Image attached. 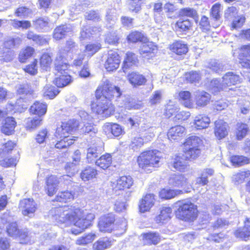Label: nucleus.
<instances>
[{
    "mask_svg": "<svg viewBox=\"0 0 250 250\" xmlns=\"http://www.w3.org/2000/svg\"><path fill=\"white\" fill-rule=\"evenodd\" d=\"M50 215L60 225L64 224L69 226L73 224L79 228L72 233L77 234L91 225V222L95 218L93 213H88L85 216L84 212L79 208L73 206H65L52 208L49 212Z\"/></svg>",
    "mask_w": 250,
    "mask_h": 250,
    "instance_id": "f257e3e1",
    "label": "nucleus"
},
{
    "mask_svg": "<svg viewBox=\"0 0 250 250\" xmlns=\"http://www.w3.org/2000/svg\"><path fill=\"white\" fill-rule=\"evenodd\" d=\"M162 153L156 150H149L141 153L137 159L140 168L142 170L150 172L155 167H159Z\"/></svg>",
    "mask_w": 250,
    "mask_h": 250,
    "instance_id": "f03ea898",
    "label": "nucleus"
},
{
    "mask_svg": "<svg viewBox=\"0 0 250 250\" xmlns=\"http://www.w3.org/2000/svg\"><path fill=\"white\" fill-rule=\"evenodd\" d=\"M78 49L76 43L71 40L67 41L64 48H61L58 53L55 61L56 69L59 71L65 70L68 68V65L65 61L70 53H74Z\"/></svg>",
    "mask_w": 250,
    "mask_h": 250,
    "instance_id": "7ed1b4c3",
    "label": "nucleus"
},
{
    "mask_svg": "<svg viewBox=\"0 0 250 250\" xmlns=\"http://www.w3.org/2000/svg\"><path fill=\"white\" fill-rule=\"evenodd\" d=\"M196 206L191 202L182 203L176 211V217L185 221H193L197 217Z\"/></svg>",
    "mask_w": 250,
    "mask_h": 250,
    "instance_id": "20e7f679",
    "label": "nucleus"
},
{
    "mask_svg": "<svg viewBox=\"0 0 250 250\" xmlns=\"http://www.w3.org/2000/svg\"><path fill=\"white\" fill-rule=\"evenodd\" d=\"M100 93L102 95L100 97L109 102L114 98H118L121 95L119 87L112 85L107 80L104 81L103 84L99 87L96 90V97H97Z\"/></svg>",
    "mask_w": 250,
    "mask_h": 250,
    "instance_id": "39448f33",
    "label": "nucleus"
},
{
    "mask_svg": "<svg viewBox=\"0 0 250 250\" xmlns=\"http://www.w3.org/2000/svg\"><path fill=\"white\" fill-rule=\"evenodd\" d=\"M91 109L94 112L104 117L109 116L114 111L110 102L101 97L97 98L95 103L92 104Z\"/></svg>",
    "mask_w": 250,
    "mask_h": 250,
    "instance_id": "423d86ee",
    "label": "nucleus"
},
{
    "mask_svg": "<svg viewBox=\"0 0 250 250\" xmlns=\"http://www.w3.org/2000/svg\"><path fill=\"white\" fill-rule=\"evenodd\" d=\"M78 127V123L74 120H70L67 122H62V125L57 128L55 136L56 138H68L73 137L69 134L73 132L74 130Z\"/></svg>",
    "mask_w": 250,
    "mask_h": 250,
    "instance_id": "0eeeda50",
    "label": "nucleus"
},
{
    "mask_svg": "<svg viewBox=\"0 0 250 250\" xmlns=\"http://www.w3.org/2000/svg\"><path fill=\"white\" fill-rule=\"evenodd\" d=\"M19 208L21 210L22 214L24 216L31 217L36 211L37 206L33 199H24L20 201Z\"/></svg>",
    "mask_w": 250,
    "mask_h": 250,
    "instance_id": "6e6552de",
    "label": "nucleus"
},
{
    "mask_svg": "<svg viewBox=\"0 0 250 250\" xmlns=\"http://www.w3.org/2000/svg\"><path fill=\"white\" fill-rule=\"evenodd\" d=\"M132 184L133 179L130 176H124L120 177L114 182H111V186L113 190L117 192L118 191L129 188Z\"/></svg>",
    "mask_w": 250,
    "mask_h": 250,
    "instance_id": "1a4fd4ad",
    "label": "nucleus"
},
{
    "mask_svg": "<svg viewBox=\"0 0 250 250\" xmlns=\"http://www.w3.org/2000/svg\"><path fill=\"white\" fill-rule=\"evenodd\" d=\"M121 60L119 55L115 52L108 51L107 57L104 63V67L108 71L116 70L120 65Z\"/></svg>",
    "mask_w": 250,
    "mask_h": 250,
    "instance_id": "9d476101",
    "label": "nucleus"
},
{
    "mask_svg": "<svg viewBox=\"0 0 250 250\" xmlns=\"http://www.w3.org/2000/svg\"><path fill=\"white\" fill-rule=\"evenodd\" d=\"M29 85L27 83L20 85L18 88L19 94H22V96L18 98L17 94V112L21 113L24 112L27 108L25 100V95L29 92Z\"/></svg>",
    "mask_w": 250,
    "mask_h": 250,
    "instance_id": "9b49d317",
    "label": "nucleus"
},
{
    "mask_svg": "<svg viewBox=\"0 0 250 250\" xmlns=\"http://www.w3.org/2000/svg\"><path fill=\"white\" fill-rule=\"evenodd\" d=\"M59 183V178L55 175H51L46 178L45 190L49 196H53L57 192Z\"/></svg>",
    "mask_w": 250,
    "mask_h": 250,
    "instance_id": "f8f14e48",
    "label": "nucleus"
},
{
    "mask_svg": "<svg viewBox=\"0 0 250 250\" xmlns=\"http://www.w3.org/2000/svg\"><path fill=\"white\" fill-rule=\"evenodd\" d=\"M144 42L140 47V53L143 57L150 59L157 52V47L152 42Z\"/></svg>",
    "mask_w": 250,
    "mask_h": 250,
    "instance_id": "ddd939ff",
    "label": "nucleus"
},
{
    "mask_svg": "<svg viewBox=\"0 0 250 250\" xmlns=\"http://www.w3.org/2000/svg\"><path fill=\"white\" fill-rule=\"evenodd\" d=\"M55 65L56 66L55 64ZM67 69L68 68L65 70H62L59 71L57 70L55 67V70L57 71V73L56 74L57 77H56L54 80V83L57 87H62L65 86L71 82L72 80L71 76L68 75L66 72Z\"/></svg>",
    "mask_w": 250,
    "mask_h": 250,
    "instance_id": "4468645a",
    "label": "nucleus"
},
{
    "mask_svg": "<svg viewBox=\"0 0 250 250\" xmlns=\"http://www.w3.org/2000/svg\"><path fill=\"white\" fill-rule=\"evenodd\" d=\"M155 199L154 194H147L144 196L139 202V209L141 212H145L150 210L154 205Z\"/></svg>",
    "mask_w": 250,
    "mask_h": 250,
    "instance_id": "2eb2a0df",
    "label": "nucleus"
},
{
    "mask_svg": "<svg viewBox=\"0 0 250 250\" xmlns=\"http://www.w3.org/2000/svg\"><path fill=\"white\" fill-rule=\"evenodd\" d=\"M186 159L184 154H179L176 156L172 162L173 167L181 172H186L190 171V168L186 162Z\"/></svg>",
    "mask_w": 250,
    "mask_h": 250,
    "instance_id": "dca6fc26",
    "label": "nucleus"
},
{
    "mask_svg": "<svg viewBox=\"0 0 250 250\" xmlns=\"http://www.w3.org/2000/svg\"><path fill=\"white\" fill-rule=\"evenodd\" d=\"M214 133L218 139L225 138L228 134V125L221 120L215 122Z\"/></svg>",
    "mask_w": 250,
    "mask_h": 250,
    "instance_id": "f3484780",
    "label": "nucleus"
},
{
    "mask_svg": "<svg viewBox=\"0 0 250 250\" xmlns=\"http://www.w3.org/2000/svg\"><path fill=\"white\" fill-rule=\"evenodd\" d=\"M100 146H93L87 149L86 158L88 163L95 162L96 158L103 150V143L99 141Z\"/></svg>",
    "mask_w": 250,
    "mask_h": 250,
    "instance_id": "a211bd4d",
    "label": "nucleus"
},
{
    "mask_svg": "<svg viewBox=\"0 0 250 250\" xmlns=\"http://www.w3.org/2000/svg\"><path fill=\"white\" fill-rule=\"evenodd\" d=\"M185 134V128L181 125L172 127L167 133V137L169 140H178L182 138Z\"/></svg>",
    "mask_w": 250,
    "mask_h": 250,
    "instance_id": "6ab92c4d",
    "label": "nucleus"
},
{
    "mask_svg": "<svg viewBox=\"0 0 250 250\" xmlns=\"http://www.w3.org/2000/svg\"><path fill=\"white\" fill-rule=\"evenodd\" d=\"M210 95L208 93L202 91L196 92L195 94V101L197 107H203L208 104L210 100Z\"/></svg>",
    "mask_w": 250,
    "mask_h": 250,
    "instance_id": "aec40b11",
    "label": "nucleus"
},
{
    "mask_svg": "<svg viewBox=\"0 0 250 250\" xmlns=\"http://www.w3.org/2000/svg\"><path fill=\"white\" fill-rule=\"evenodd\" d=\"M223 85L225 88L227 86L234 85L240 82L239 76L232 72L227 73L222 78Z\"/></svg>",
    "mask_w": 250,
    "mask_h": 250,
    "instance_id": "412c9836",
    "label": "nucleus"
},
{
    "mask_svg": "<svg viewBox=\"0 0 250 250\" xmlns=\"http://www.w3.org/2000/svg\"><path fill=\"white\" fill-rule=\"evenodd\" d=\"M72 31V29L70 25L59 26L54 30L53 37L56 40H60L65 38L66 34Z\"/></svg>",
    "mask_w": 250,
    "mask_h": 250,
    "instance_id": "4be33fe9",
    "label": "nucleus"
},
{
    "mask_svg": "<svg viewBox=\"0 0 250 250\" xmlns=\"http://www.w3.org/2000/svg\"><path fill=\"white\" fill-rule=\"evenodd\" d=\"M143 243L144 245H156L161 240L158 233L150 232L142 235Z\"/></svg>",
    "mask_w": 250,
    "mask_h": 250,
    "instance_id": "5701e85b",
    "label": "nucleus"
},
{
    "mask_svg": "<svg viewBox=\"0 0 250 250\" xmlns=\"http://www.w3.org/2000/svg\"><path fill=\"white\" fill-rule=\"evenodd\" d=\"M210 122V119L205 115H198L195 117L194 120V125L198 129L208 127Z\"/></svg>",
    "mask_w": 250,
    "mask_h": 250,
    "instance_id": "b1692460",
    "label": "nucleus"
},
{
    "mask_svg": "<svg viewBox=\"0 0 250 250\" xmlns=\"http://www.w3.org/2000/svg\"><path fill=\"white\" fill-rule=\"evenodd\" d=\"M127 79L130 83L134 86H139L146 83V79L144 76L137 73L132 72L129 74Z\"/></svg>",
    "mask_w": 250,
    "mask_h": 250,
    "instance_id": "393cba45",
    "label": "nucleus"
},
{
    "mask_svg": "<svg viewBox=\"0 0 250 250\" xmlns=\"http://www.w3.org/2000/svg\"><path fill=\"white\" fill-rule=\"evenodd\" d=\"M202 140L196 136H192L186 140L184 144L183 149L199 148L200 146L202 144Z\"/></svg>",
    "mask_w": 250,
    "mask_h": 250,
    "instance_id": "a878e982",
    "label": "nucleus"
},
{
    "mask_svg": "<svg viewBox=\"0 0 250 250\" xmlns=\"http://www.w3.org/2000/svg\"><path fill=\"white\" fill-rule=\"evenodd\" d=\"M30 112L34 114L38 115L41 117L44 115L47 111V105L45 104L36 102L31 106Z\"/></svg>",
    "mask_w": 250,
    "mask_h": 250,
    "instance_id": "bb28decb",
    "label": "nucleus"
},
{
    "mask_svg": "<svg viewBox=\"0 0 250 250\" xmlns=\"http://www.w3.org/2000/svg\"><path fill=\"white\" fill-rule=\"evenodd\" d=\"M15 121L14 118L7 117L1 127L2 132L6 135H11L14 132Z\"/></svg>",
    "mask_w": 250,
    "mask_h": 250,
    "instance_id": "cd10ccee",
    "label": "nucleus"
},
{
    "mask_svg": "<svg viewBox=\"0 0 250 250\" xmlns=\"http://www.w3.org/2000/svg\"><path fill=\"white\" fill-rule=\"evenodd\" d=\"M111 163L112 157L109 153H106L101 156L95 161L96 165L103 169L107 168L110 166Z\"/></svg>",
    "mask_w": 250,
    "mask_h": 250,
    "instance_id": "c85d7f7f",
    "label": "nucleus"
},
{
    "mask_svg": "<svg viewBox=\"0 0 250 250\" xmlns=\"http://www.w3.org/2000/svg\"><path fill=\"white\" fill-rule=\"evenodd\" d=\"M170 185L175 187H183L188 183V180L182 174H174L169 180Z\"/></svg>",
    "mask_w": 250,
    "mask_h": 250,
    "instance_id": "c756f323",
    "label": "nucleus"
},
{
    "mask_svg": "<svg viewBox=\"0 0 250 250\" xmlns=\"http://www.w3.org/2000/svg\"><path fill=\"white\" fill-rule=\"evenodd\" d=\"M172 209L169 207H163L160 214L156 217V221L158 223H163L165 221H168L171 218Z\"/></svg>",
    "mask_w": 250,
    "mask_h": 250,
    "instance_id": "7c9ffc66",
    "label": "nucleus"
},
{
    "mask_svg": "<svg viewBox=\"0 0 250 250\" xmlns=\"http://www.w3.org/2000/svg\"><path fill=\"white\" fill-rule=\"evenodd\" d=\"M170 50L177 55L185 54L188 52V47L186 44L182 42H176L171 44Z\"/></svg>",
    "mask_w": 250,
    "mask_h": 250,
    "instance_id": "2f4dec72",
    "label": "nucleus"
},
{
    "mask_svg": "<svg viewBox=\"0 0 250 250\" xmlns=\"http://www.w3.org/2000/svg\"><path fill=\"white\" fill-rule=\"evenodd\" d=\"M179 96L181 103L185 106L188 108H192L194 104L191 98V94L188 91H182L179 92Z\"/></svg>",
    "mask_w": 250,
    "mask_h": 250,
    "instance_id": "473e14b6",
    "label": "nucleus"
},
{
    "mask_svg": "<svg viewBox=\"0 0 250 250\" xmlns=\"http://www.w3.org/2000/svg\"><path fill=\"white\" fill-rule=\"evenodd\" d=\"M42 123V119L41 117H34L27 118L25 125L27 130H33L40 126Z\"/></svg>",
    "mask_w": 250,
    "mask_h": 250,
    "instance_id": "72a5a7b5",
    "label": "nucleus"
},
{
    "mask_svg": "<svg viewBox=\"0 0 250 250\" xmlns=\"http://www.w3.org/2000/svg\"><path fill=\"white\" fill-rule=\"evenodd\" d=\"M18 238L19 243L21 244H28L34 240H32V234L30 233L28 234L27 229L18 230L17 234V238Z\"/></svg>",
    "mask_w": 250,
    "mask_h": 250,
    "instance_id": "f704fd0d",
    "label": "nucleus"
},
{
    "mask_svg": "<svg viewBox=\"0 0 250 250\" xmlns=\"http://www.w3.org/2000/svg\"><path fill=\"white\" fill-rule=\"evenodd\" d=\"M49 20L47 17H41L33 21L35 28L39 30H45L49 27Z\"/></svg>",
    "mask_w": 250,
    "mask_h": 250,
    "instance_id": "c9c22d12",
    "label": "nucleus"
},
{
    "mask_svg": "<svg viewBox=\"0 0 250 250\" xmlns=\"http://www.w3.org/2000/svg\"><path fill=\"white\" fill-rule=\"evenodd\" d=\"M59 93L58 90L54 86L47 84L43 89L44 97L48 99H53Z\"/></svg>",
    "mask_w": 250,
    "mask_h": 250,
    "instance_id": "e433bc0d",
    "label": "nucleus"
},
{
    "mask_svg": "<svg viewBox=\"0 0 250 250\" xmlns=\"http://www.w3.org/2000/svg\"><path fill=\"white\" fill-rule=\"evenodd\" d=\"M181 193L182 191L180 190H175L164 188L160 191L159 196L162 199H169L175 197Z\"/></svg>",
    "mask_w": 250,
    "mask_h": 250,
    "instance_id": "4c0bfd02",
    "label": "nucleus"
},
{
    "mask_svg": "<svg viewBox=\"0 0 250 250\" xmlns=\"http://www.w3.org/2000/svg\"><path fill=\"white\" fill-rule=\"evenodd\" d=\"M97 174V172L95 169L91 167H87L82 172L81 177L83 180L87 181L95 178Z\"/></svg>",
    "mask_w": 250,
    "mask_h": 250,
    "instance_id": "58836bf2",
    "label": "nucleus"
},
{
    "mask_svg": "<svg viewBox=\"0 0 250 250\" xmlns=\"http://www.w3.org/2000/svg\"><path fill=\"white\" fill-rule=\"evenodd\" d=\"M35 52L34 49L28 46L21 50L19 54V60L21 62H24L29 58L31 57Z\"/></svg>",
    "mask_w": 250,
    "mask_h": 250,
    "instance_id": "ea45409f",
    "label": "nucleus"
},
{
    "mask_svg": "<svg viewBox=\"0 0 250 250\" xmlns=\"http://www.w3.org/2000/svg\"><path fill=\"white\" fill-rule=\"evenodd\" d=\"M249 131L247 125L243 123H238L237 124L235 134L238 140H242L247 135Z\"/></svg>",
    "mask_w": 250,
    "mask_h": 250,
    "instance_id": "a19ab883",
    "label": "nucleus"
},
{
    "mask_svg": "<svg viewBox=\"0 0 250 250\" xmlns=\"http://www.w3.org/2000/svg\"><path fill=\"white\" fill-rule=\"evenodd\" d=\"M60 140L58 141L57 143L55 144V147L59 149H62L66 147L71 145L73 144L74 141L75 140V137H69L68 138H57Z\"/></svg>",
    "mask_w": 250,
    "mask_h": 250,
    "instance_id": "79ce46f5",
    "label": "nucleus"
},
{
    "mask_svg": "<svg viewBox=\"0 0 250 250\" xmlns=\"http://www.w3.org/2000/svg\"><path fill=\"white\" fill-rule=\"evenodd\" d=\"M111 246V242L107 238L101 239L93 244V249L95 250H104Z\"/></svg>",
    "mask_w": 250,
    "mask_h": 250,
    "instance_id": "37998d69",
    "label": "nucleus"
},
{
    "mask_svg": "<svg viewBox=\"0 0 250 250\" xmlns=\"http://www.w3.org/2000/svg\"><path fill=\"white\" fill-rule=\"evenodd\" d=\"M250 223V221L249 219H247L245 222V226L243 229L240 231L237 230L235 232V235L237 237H240L246 240L250 236V226L249 224Z\"/></svg>",
    "mask_w": 250,
    "mask_h": 250,
    "instance_id": "c03bdc74",
    "label": "nucleus"
},
{
    "mask_svg": "<svg viewBox=\"0 0 250 250\" xmlns=\"http://www.w3.org/2000/svg\"><path fill=\"white\" fill-rule=\"evenodd\" d=\"M230 161L234 166H241L250 163V159L243 156H232Z\"/></svg>",
    "mask_w": 250,
    "mask_h": 250,
    "instance_id": "a18cd8bd",
    "label": "nucleus"
},
{
    "mask_svg": "<svg viewBox=\"0 0 250 250\" xmlns=\"http://www.w3.org/2000/svg\"><path fill=\"white\" fill-rule=\"evenodd\" d=\"M128 40L132 42H145L147 38L145 37L141 33L134 31L131 32L127 37Z\"/></svg>",
    "mask_w": 250,
    "mask_h": 250,
    "instance_id": "49530a36",
    "label": "nucleus"
},
{
    "mask_svg": "<svg viewBox=\"0 0 250 250\" xmlns=\"http://www.w3.org/2000/svg\"><path fill=\"white\" fill-rule=\"evenodd\" d=\"M105 128L110 130L112 134L116 137L119 136L123 133L122 127L116 124H108L105 125Z\"/></svg>",
    "mask_w": 250,
    "mask_h": 250,
    "instance_id": "de8ad7c7",
    "label": "nucleus"
},
{
    "mask_svg": "<svg viewBox=\"0 0 250 250\" xmlns=\"http://www.w3.org/2000/svg\"><path fill=\"white\" fill-rule=\"evenodd\" d=\"M185 157L187 159H195L198 157L201 153L200 148L183 149Z\"/></svg>",
    "mask_w": 250,
    "mask_h": 250,
    "instance_id": "09e8293b",
    "label": "nucleus"
},
{
    "mask_svg": "<svg viewBox=\"0 0 250 250\" xmlns=\"http://www.w3.org/2000/svg\"><path fill=\"white\" fill-rule=\"evenodd\" d=\"M209 87L211 91L214 94H216L225 89L224 86L223 85V82L220 83L217 79H213L210 82Z\"/></svg>",
    "mask_w": 250,
    "mask_h": 250,
    "instance_id": "8fccbe9b",
    "label": "nucleus"
},
{
    "mask_svg": "<svg viewBox=\"0 0 250 250\" xmlns=\"http://www.w3.org/2000/svg\"><path fill=\"white\" fill-rule=\"evenodd\" d=\"M81 130L82 132L89 133L90 136L94 135L97 132V129L93 126L92 121L84 123Z\"/></svg>",
    "mask_w": 250,
    "mask_h": 250,
    "instance_id": "3c124183",
    "label": "nucleus"
},
{
    "mask_svg": "<svg viewBox=\"0 0 250 250\" xmlns=\"http://www.w3.org/2000/svg\"><path fill=\"white\" fill-rule=\"evenodd\" d=\"M74 198L73 194L68 191H65L59 193L56 197L57 201L66 202Z\"/></svg>",
    "mask_w": 250,
    "mask_h": 250,
    "instance_id": "603ef678",
    "label": "nucleus"
},
{
    "mask_svg": "<svg viewBox=\"0 0 250 250\" xmlns=\"http://www.w3.org/2000/svg\"><path fill=\"white\" fill-rule=\"evenodd\" d=\"M100 48V44L98 43L88 44L85 46L84 52L88 57H90L95 54Z\"/></svg>",
    "mask_w": 250,
    "mask_h": 250,
    "instance_id": "864d4df0",
    "label": "nucleus"
},
{
    "mask_svg": "<svg viewBox=\"0 0 250 250\" xmlns=\"http://www.w3.org/2000/svg\"><path fill=\"white\" fill-rule=\"evenodd\" d=\"M95 234L89 233L84 236L79 237L76 241L77 245H86L92 242L95 238Z\"/></svg>",
    "mask_w": 250,
    "mask_h": 250,
    "instance_id": "5fc2aeb1",
    "label": "nucleus"
},
{
    "mask_svg": "<svg viewBox=\"0 0 250 250\" xmlns=\"http://www.w3.org/2000/svg\"><path fill=\"white\" fill-rule=\"evenodd\" d=\"M114 221V217L112 215H107L101 217L99 223V229L104 230V225H105L106 223L112 226Z\"/></svg>",
    "mask_w": 250,
    "mask_h": 250,
    "instance_id": "6e6d98bb",
    "label": "nucleus"
},
{
    "mask_svg": "<svg viewBox=\"0 0 250 250\" xmlns=\"http://www.w3.org/2000/svg\"><path fill=\"white\" fill-rule=\"evenodd\" d=\"M126 55V57L124 61V67H129L137 62L138 59L135 54L127 52Z\"/></svg>",
    "mask_w": 250,
    "mask_h": 250,
    "instance_id": "4d7b16f0",
    "label": "nucleus"
},
{
    "mask_svg": "<svg viewBox=\"0 0 250 250\" xmlns=\"http://www.w3.org/2000/svg\"><path fill=\"white\" fill-rule=\"evenodd\" d=\"M250 175V172L248 171H241L237 173L233 176V180L237 184H240L245 180V178Z\"/></svg>",
    "mask_w": 250,
    "mask_h": 250,
    "instance_id": "13d9d810",
    "label": "nucleus"
},
{
    "mask_svg": "<svg viewBox=\"0 0 250 250\" xmlns=\"http://www.w3.org/2000/svg\"><path fill=\"white\" fill-rule=\"evenodd\" d=\"M144 139L142 137H134L130 144V146L135 151L137 150L145 143Z\"/></svg>",
    "mask_w": 250,
    "mask_h": 250,
    "instance_id": "bf43d9fd",
    "label": "nucleus"
},
{
    "mask_svg": "<svg viewBox=\"0 0 250 250\" xmlns=\"http://www.w3.org/2000/svg\"><path fill=\"white\" fill-rule=\"evenodd\" d=\"M200 74L197 71H191L186 74V79L190 83L198 82L201 79Z\"/></svg>",
    "mask_w": 250,
    "mask_h": 250,
    "instance_id": "052dcab7",
    "label": "nucleus"
},
{
    "mask_svg": "<svg viewBox=\"0 0 250 250\" xmlns=\"http://www.w3.org/2000/svg\"><path fill=\"white\" fill-rule=\"evenodd\" d=\"M51 62V58L47 54H43L41 58V66L44 69H47V68L50 65Z\"/></svg>",
    "mask_w": 250,
    "mask_h": 250,
    "instance_id": "680f3d73",
    "label": "nucleus"
},
{
    "mask_svg": "<svg viewBox=\"0 0 250 250\" xmlns=\"http://www.w3.org/2000/svg\"><path fill=\"white\" fill-rule=\"evenodd\" d=\"M180 14L182 16L195 18L197 16V12L195 9L188 7L182 9L180 10Z\"/></svg>",
    "mask_w": 250,
    "mask_h": 250,
    "instance_id": "e2e57ef3",
    "label": "nucleus"
},
{
    "mask_svg": "<svg viewBox=\"0 0 250 250\" xmlns=\"http://www.w3.org/2000/svg\"><path fill=\"white\" fill-rule=\"evenodd\" d=\"M177 26L182 31L189 29L191 26V22L189 20H179L176 23Z\"/></svg>",
    "mask_w": 250,
    "mask_h": 250,
    "instance_id": "0e129e2a",
    "label": "nucleus"
},
{
    "mask_svg": "<svg viewBox=\"0 0 250 250\" xmlns=\"http://www.w3.org/2000/svg\"><path fill=\"white\" fill-rule=\"evenodd\" d=\"M0 250H12L11 242L6 237H0Z\"/></svg>",
    "mask_w": 250,
    "mask_h": 250,
    "instance_id": "69168bd1",
    "label": "nucleus"
},
{
    "mask_svg": "<svg viewBox=\"0 0 250 250\" xmlns=\"http://www.w3.org/2000/svg\"><path fill=\"white\" fill-rule=\"evenodd\" d=\"M27 38L32 40L39 44H42L46 42V41L42 36L35 34L32 32H29L27 34Z\"/></svg>",
    "mask_w": 250,
    "mask_h": 250,
    "instance_id": "338daca9",
    "label": "nucleus"
},
{
    "mask_svg": "<svg viewBox=\"0 0 250 250\" xmlns=\"http://www.w3.org/2000/svg\"><path fill=\"white\" fill-rule=\"evenodd\" d=\"M208 67L213 71L218 73L220 71H223L224 67V65H223L222 63L215 60L211 61L209 62Z\"/></svg>",
    "mask_w": 250,
    "mask_h": 250,
    "instance_id": "774afa93",
    "label": "nucleus"
}]
</instances>
